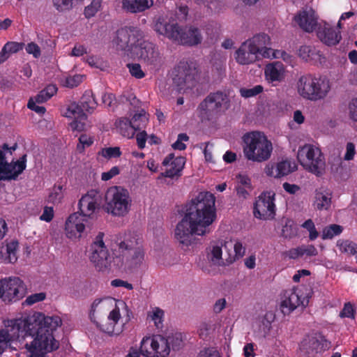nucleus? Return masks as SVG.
<instances>
[{
  "label": "nucleus",
  "mask_w": 357,
  "mask_h": 357,
  "mask_svg": "<svg viewBox=\"0 0 357 357\" xmlns=\"http://www.w3.org/2000/svg\"><path fill=\"white\" fill-rule=\"evenodd\" d=\"M332 192L325 187H320L315 190L314 207L319 210H328L331 205Z\"/></svg>",
  "instance_id": "c85d7f7f"
},
{
  "label": "nucleus",
  "mask_w": 357,
  "mask_h": 357,
  "mask_svg": "<svg viewBox=\"0 0 357 357\" xmlns=\"http://www.w3.org/2000/svg\"><path fill=\"white\" fill-rule=\"evenodd\" d=\"M126 66L128 68L129 72L132 77L137 79H142L145 77V73L142 70L140 64L128 63Z\"/></svg>",
  "instance_id": "8fccbe9b"
},
{
  "label": "nucleus",
  "mask_w": 357,
  "mask_h": 357,
  "mask_svg": "<svg viewBox=\"0 0 357 357\" xmlns=\"http://www.w3.org/2000/svg\"><path fill=\"white\" fill-rule=\"evenodd\" d=\"M342 231V227L340 225L333 224L324 229L322 232L323 239H331L335 236L339 235Z\"/></svg>",
  "instance_id": "37998d69"
},
{
  "label": "nucleus",
  "mask_w": 357,
  "mask_h": 357,
  "mask_svg": "<svg viewBox=\"0 0 357 357\" xmlns=\"http://www.w3.org/2000/svg\"><path fill=\"white\" fill-rule=\"evenodd\" d=\"M147 140V134L146 131H142L136 135L137 144L139 149H143L145 147Z\"/></svg>",
  "instance_id": "e2e57ef3"
},
{
  "label": "nucleus",
  "mask_w": 357,
  "mask_h": 357,
  "mask_svg": "<svg viewBox=\"0 0 357 357\" xmlns=\"http://www.w3.org/2000/svg\"><path fill=\"white\" fill-rule=\"evenodd\" d=\"M24 46L23 43L7 42L3 46V50L7 51L8 54L17 53L22 50Z\"/></svg>",
  "instance_id": "3c124183"
},
{
  "label": "nucleus",
  "mask_w": 357,
  "mask_h": 357,
  "mask_svg": "<svg viewBox=\"0 0 357 357\" xmlns=\"http://www.w3.org/2000/svg\"><path fill=\"white\" fill-rule=\"evenodd\" d=\"M26 167V155L24 154L16 161L7 162L6 155L0 150V178H16Z\"/></svg>",
  "instance_id": "a211bd4d"
},
{
  "label": "nucleus",
  "mask_w": 357,
  "mask_h": 357,
  "mask_svg": "<svg viewBox=\"0 0 357 357\" xmlns=\"http://www.w3.org/2000/svg\"><path fill=\"white\" fill-rule=\"evenodd\" d=\"M356 153L355 146L352 142H348L346 146V153L344 156L345 160H351L354 158Z\"/></svg>",
  "instance_id": "0e129e2a"
},
{
  "label": "nucleus",
  "mask_w": 357,
  "mask_h": 357,
  "mask_svg": "<svg viewBox=\"0 0 357 357\" xmlns=\"http://www.w3.org/2000/svg\"><path fill=\"white\" fill-rule=\"evenodd\" d=\"M98 206L99 204H98L97 192L93 190L82 196L79 202V208L80 212L83 215L88 218H91L96 210L98 208Z\"/></svg>",
  "instance_id": "bb28decb"
},
{
  "label": "nucleus",
  "mask_w": 357,
  "mask_h": 357,
  "mask_svg": "<svg viewBox=\"0 0 357 357\" xmlns=\"http://www.w3.org/2000/svg\"><path fill=\"white\" fill-rule=\"evenodd\" d=\"M144 31L135 26H125L118 29L113 38V44L118 50L123 51L129 57L134 56V52L144 40Z\"/></svg>",
  "instance_id": "0eeeda50"
},
{
  "label": "nucleus",
  "mask_w": 357,
  "mask_h": 357,
  "mask_svg": "<svg viewBox=\"0 0 357 357\" xmlns=\"http://www.w3.org/2000/svg\"><path fill=\"white\" fill-rule=\"evenodd\" d=\"M198 70L192 62L181 60L174 70L173 82L179 92H186L197 84Z\"/></svg>",
  "instance_id": "9d476101"
},
{
  "label": "nucleus",
  "mask_w": 357,
  "mask_h": 357,
  "mask_svg": "<svg viewBox=\"0 0 357 357\" xmlns=\"http://www.w3.org/2000/svg\"><path fill=\"white\" fill-rule=\"evenodd\" d=\"M230 98L227 93L222 91L211 92L198 105V111L202 119L211 121L216 119L230 108Z\"/></svg>",
  "instance_id": "423d86ee"
},
{
  "label": "nucleus",
  "mask_w": 357,
  "mask_h": 357,
  "mask_svg": "<svg viewBox=\"0 0 357 357\" xmlns=\"http://www.w3.org/2000/svg\"><path fill=\"white\" fill-rule=\"evenodd\" d=\"M189 140V137L185 133H180L178 135L177 140L172 144V148L175 150L183 151L186 149V145L183 142Z\"/></svg>",
  "instance_id": "603ef678"
},
{
  "label": "nucleus",
  "mask_w": 357,
  "mask_h": 357,
  "mask_svg": "<svg viewBox=\"0 0 357 357\" xmlns=\"http://www.w3.org/2000/svg\"><path fill=\"white\" fill-rule=\"evenodd\" d=\"M235 59L236 62L241 65H248L254 63L259 59L254 50L250 47V45L245 41L236 52Z\"/></svg>",
  "instance_id": "cd10ccee"
},
{
  "label": "nucleus",
  "mask_w": 357,
  "mask_h": 357,
  "mask_svg": "<svg viewBox=\"0 0 357 357\" xmlns=\"http://www.w3.org/2000/svg\"><path fill=\"white\" fill-rule=\"evenodd\" d=\"M101 301H102L100 299H96L91 304V308L89 313L91 320L94 323H96L97 326L103 332L109 334H118L119 332H116L114 330L115 324L119 321L121 317L119 309L118 307H116L110 312L108 316V320L111 321L110 323L99 324L95 320V312L97 307L100 304Z\"/></svg>",
  "instance_id": "4be33fe9"
},
{
  "label": "nucleus",
  "mask_w": 357,
  "mask_h": 357,
  "mask_svg": "<svg viewBox=\"0 0 357 357\" xmlns=\"http://www.w3.org/2000/svg\"><path fill=\"white\" fill-rule=\"evenodd\" d=\"M298 55L303 60L308 61L315 59L317 56H319V54L314 47L303 45L298 50Z\"/></svg>",
  "instance_id": "4c0bfd02"
},
{
  "label": "nucleus",
  "mask_w": 357,
  "mask_h": 357,
  "mask_svg": "<svg viewBox=\"0 0 357 357\" xmlns=\"http://www.w3.org/2000/svg\"><path fill=\"white\" fill-rule=\"evenodd\" d=\"M83 81V76L81 75H75L68 76L66 78L65 85L69 88L77 86Z\"/></svg>",
  "instance_id": "6e6d98bb"
},
{
  "label": "nucleus",
  "mask_w": 357,
  "mask_h": 357,
  "mask_svg": "<svg viewBox=\"0 0 357 357\" xmlns=\"http://www.w3.org/2000/svg\"><path fill=\"white\" fill-rule=\"evenodd\" d=\"M117 128H119L121 135L128 138H132L135 135V131L132 128L130 121L128 118H121L116 123Z\"/></svg>",
  "instance_id": "e433bc0d"
},
{
  "label": "nucleus",
  "mask_w": 357,
  "mask_h": 357,
  "mask_svg": "<svg viewBox=\"0 0 357 357\" xmlns=\"http://www.w3.org/2000/svg\"><path fill=\"white\" fill-rule=\"evenodd\" d=\"M132 59H141L144 62L155 70H159L162 64L163 60L157 47L152 43L143 40L139 45L137 50L134 52Z\"/></svg>",
  "instance_id": "4468645a"
},
{
  "label": "nucleus",
  "mask_w": 357,
  "mask_h": 357,
  "mask_svg": "<svg viewBox=\"0 0 357 357\" xmlns=\"http://www.w3.org/2000/svg\"><path fill=\"white\" fill-rule=\"evenodd\" d=\"M354 309L350 303L344 304V308L340 312V317H351L354 318Z\"/></svg>",
  "instance_id": "680f3d73"
},
{
  "label": "nucleus",
  "mask_w": 357,
  "mask_h": 357,
  "mask_svg": "<svg viewBox=\"0 0 357 357\" xmlns=\"http://www.w3.org/2000/svg\"><path fill=\"white\" fill-rule=\"evenodd\" d=\"M215 198L208 192H202L185 206L184 215L176 225L174 236L185 247L192 245L195 236H205L211 232L210 225L216 218Z\"/></svg>",
  "instance_id": "f257e3e1"
},
{
  "label": "nucleus",
  "mask_w": 357,
  "mask_h": 357,
  "mask_svg": "<svg viewBox=\"0 0 357 357\" xmlns=\"http://www.w3.org/2000/svg\"><path fill=\"white\" fill-rule=\"evenodd\" d=\"M180 27L174 20L171 21L164 17H159L154 24V29L158 33L174 42L178 36Z\"/></svg>",
  "instance_id": "b1692460"
},
{
  "label": "nucleus",
  "mask_w": 357,
  "mask_h": 357,
  "mask_svg": "<svg viewBox=\"0 0 357 357\" xmlns=\"http://www.w3.org/2000/svg\"><path fill=\"white\" fill-rule=\"evenodd\" d=\"M118 255L114 263L126 272H137L144 266V251L139 239L135 236H126L117 243Z\"/></svg>",
  "instance_id": "7ed1b4c3"
},
{
  "label": "nucleus",
  "mask_w": 357,
  "mask_h": 357,
  "mask_svg": "<svg viewBox=\"0 0 357 357\" xmlns=\"http://www.w3.org/2000/svg\"><path fill=\"white\" fill-rule=\"evenodd\" d=\"M121 154L120 148L117 146L103 148L98 152L99 155H102L107 159L118 158Z\"/></svg>",
  "instance_id": "a18cd8bd"
},
{
  "label": "nucleus",
  "mask_w": 357,
  "mask_h": 357,
  "mask_svg": "<svg viewBox=\"0 0 357 357\" xmlns=\"http://www.w3.org/2000/svg\"><path fill=\"white\" fill-rule=\"evenodd\" d=\"M297 227L291 220H287L282 229V236L285 238H292L297 235Z\"/></svg>",
  "instance_id": "79ce46f5"
},
{
  "label": "nucleus",
  "mask_w": 357,
  "mask_h": 357,
  "mask_svg": "<svg viewBox=\"0 0 357 357\" xmlns=\"http://www.w3.org/2000/svg\"><path fill=\"white\" fill-rule=\"evenodd\" d=\"M36 102L33 98H30L27 103V107L31 110L36 112L38 114H44L46 112V109L43 106H38L36 105Z\"/></svg>",
  "instance_id": "052dcab7"
},
{
  "label": "nucleus",
  "mask_w": 357,
  "mask_h": 357,
  "mask_svg": "<svg viewBox=\"0 0 357 357\" xmlns=\"http://www.w3.org/2000/svg\"><path fill=\"white\" fill-rule=\"evenodd\" d=\"M54 217V210L52 207L45 206L43 210V214L40 215V219L46 222H50Z\"/></svg>",
  "instance_id": "69168bd1"
},
{
  "label": "nucleus",
  "mask_w": 357,
  "mask_h": 357,
  "mask_svg": "<svg viewBox=\"0 0 357 357\" xmlns=\"http://www.w3.org/2000/svg\"><path fill=\"white\" fill-rule=\"evenodd\" d=\"M284 67L282 62L274 61L267 64L264 68L266 78L271 82H280L284 76Z\"/></svg>",
  "instance_id": "2f4dec72"
},
{
  "label": "nucleus",
  "mask_w": 357,
  "mask_h": 357,
  "mask_svg": "<svg viewBox=\"0 0 357 357\" xmlns=\"http://www.w3.org/2000/svg\"><path fill=\"white\" fill-rule=\"evenodd\" d=\"M252 50L259 56L270 58L273 55V50L270 47L271 44L270 36L265 33H259L246 40Z\"/></svg>",
  "instance_id": "6ab92c4d"
},
{
  "label": "nucleus",
  "mask_w": 357,
  "mask_h": 357,
  "mask_svg": "<svg viewBox=\"0 0 357 357\" xmlns=\"http://www.w3.org/2000/svg\"><path fill=\"white\" fill-rule=\"evenodd\" d=\"M19 243L16 240H12L6 244V256L4 257L3 252L0 250V259H2L6 263L14 264L17 260V252L18 249Z\"/></svg>",
  "instance_id": "c9c22d12"
},
{
  "label": "nucleus",
  "mask_w": 357,
  "mask_h": 357,
  "mask_svg": "<svg viewBox=\"0 0 357 357\" xmlns=\"http://www.w3.org/2000/svg\"><path fill=\"white\" fill-rule=\"evenodd\" d=\"M166 340L168 341L169 347H170L171 345L173 350H179L183 346V336L179 333L168 336Z\"/></svg>",
  "instance_id": "c03bdc74"
},
{
  "label": "nucleus",
  "mask_w": 357,
  "mask_h": 357,
  "mask_svg": "<svg viewBox=\"0 0 357 357\" xmlns=\"http://www.w3.org/2000/svg\"><path fill=\"white\" fill-rule=\"evenodd\" d=\"M275 194L273 191L263 192L254 204V216L258 219L273 220L275 216Z\"/></svg>",
  "instance_id": "ddd939ff"
},
{
  "label": "nucleus",
  "mask_w": 357,
  "mask_h": 357,
  "mask_svg": "<svg viewBox=\"0 0 357 357\" xmlns=\"http://www.w3.org/2000/svg\"><path fill=\"white\" fill-rule=\"evenodd\" d=\"M317 35L319 39L328 46L336 45L342 39L340 31L326 22L319 25Z\"/></svg>",
  "instance_id": "393cba45"
},
{
  "label": "nucleus",
  "mask_w": 357,
  "mask_h": 357,
  "mask_svg": "<svg viewBox=\"0 0 357 357\" xmlns=\"http://www.w3.org/2000/svg\"><path fill=\"white\" fill-rule=\"evenodd\" d=\"M98 103L93 96L91 91H86L82 95L79 104L75 102L71 103L68 108L66 112L64 113L66 117H73L77 114L78 117L82 119H86V115L84 111L89 113H93L96 108Z\"/></svg>",
  "instance_id": "f3484780"
},
{
  "label": "nucleus",
  "mask_w": 357,
  "mask_h": 357,
  "mask_svg": "<svg viewBox=\"0 0 357 357\" xmlns=\"http://www.w3.org/2000/svg\"><path fill=\"white\" fill-rule=\"evenodd\" d=\"M140 351L147 357H166L169 354L170 348L166 338L158 335L153 338H144Z\"/></svg>",
  "instance_id": "2eb2a0df"
},
{
  "label": "nucleus",
  "mask_w": 357,
  "mask_h": 357,
  "mask_svg": "<svg viewBox=\"0 0 357 357\" xmlns=\"http://www.w3.org/2000/svg\"><path fill=\"white\" fill-rule=\"evenodd\" d=\"M63 186L61 182L54 184L49 195V199L52 202H56L61 200L63 197Z\"/></svg>",
  "instance_id": "de8ad7c7"
},
{
  "label": "nucleus",
  "mask_w": 357,
  "mask_h": 357,
  "mask_svg": "<svg viewBox=\"0 0 357 357\" xmlns=\"http://www.w3.org/2000/svg\"><path fill=\"white\" fill-rule=\"evenodd\" d=\"M185 164V158L182 156L175 157L174 153H169L162 161V165L165 169L161 175L170 178L174 176L180 177Z\"/></svg>",
  "instance_id": "412c9836"
},
{
  "label": "nucleus",
  "mask_w": 357,
  "mask_h": 357,
  "mask_svg": "<svg viewBox=\"0 0 357 357\" xmlns=\"http://www.w3.org/2000/svg\"><path fill=\"white\" fill-rule=\"evenodd\" d=\"M198 357H220L218 351L214 349H207L200 351Z\"/></svg>",
  "instance_id": "774afa93"
},
{
  "label": "nucleus",
  "mask_w": 357,
  "mask_h": 357,
  "mask_svg": "<svg viewBox=\"0 0 357 357\" xmlns=\"http://www.w3.org/2000/svg\"><path fill=\"white\" fill-rule=\"evenodd\" d=\"M164 315L163 310L155 308L151 314L149 316L151 317V319L154 321L155 325L157 328H161L162 326V317Z\"/></svg>",
  "instance_id": "4d7b16f0"
},
{
  "label": "nucleus",
  "mask_w": 357,
  "mask_h": 357,
  "mask_svg": "<svg viewBox=\"0 0 357 357\" xmlns=\"http://www.w3.org/2000/svg\"><path fill=\"white\" fill-rule=\"evenodd\" d=\"M302 254L307 256H316L318 254L317 248L313 245H301Z\"/></svg>",
  "instance_id": "338daca9"
},
{
  "label": "nucleus",
  "mask_w": 357,
  "mask_h": 357,
  "mask_svg": "<svg viewBox=\"0 0 357 357\" xmlns=\"http://www.w3.org/2000/svg\"><path fill=\"white\" fill-rule=\"evenodd\" d=\"M25 49L26 52L29 54H33L34 58L38 59L40 56V49L39 46L33 42L28 43Z\"/></svg>",
  "instance_id": "bf43d9fd"
},
{
  "label": "nucleus",
  "mask_w": 357,
  "mask_h": 357,
  "mask_svg": "<svg viewBox=\"0 0 357 357\" xmlns=\"http://www.w3.org/2000/svg\"><path fill=\"white\" fill-rule=\"evenodd\" d=\"M298 94L305 100L317 101L324 99L331 91L329 79L312 74L301 75L296 83Z\"/></svg>",
  "instance_id": "20e7f679"
},
{
  "label": "nucleus",
  "mask_w": 357,
  "mask_h": 357,
  "mask_svg": "<svg viewBox=\"0 0 357 357\" xmlns=\"http://www.w3.org/2000/svg\"><path fill=\"white\" fill-rule=\"evenodd\" d=\"M212 258L211 260L213 263L220 265L225 264V263L223 261L225 259L222 258V248L220 246H214L211 251Z\"/></svg>",
  "instance_id": "5fc2aeb1"
},
{
  "label": "nucleus",
  "mask_w": 357,
  "mask_h": 357,
  "mask_svg": "<svg viewBox=\"0 0 357 357\" xmlns=\"http://www.w3.org/2000/svg\"><path fill=\"white\" fill-rule=\"evenodd\" d=\"M297 158L301 165L308 172L317 176H321L325 170V158L321 150L312 144H305L300 147Z\"/></svg>",
  "instance_id": "1a4fd4ad"
},
{
  "label": "nucleus",
  "mask_w": 357,
  "mask_h": 357,
  "mask_svg": "<svg viewBox=\"0 0 357 357\" xmlns=\"http://www.w3.org/2000/svg\"><path fill=\"white\" fill-rule=\"evenodd\" d=\"M327 347L326 340L319 333L305 336L300 344L301 352L307 356H314L324 347Z\"/></svg>",
  "instance_id": "aec40b11"
},
{
  "label": "nucleus",
  "mask_w": 357,
  "mask_h": 357,
  "mask_svg": "<svg viewBox=\"0 0 357 357\" xmlns=\"http://www.w3.org/2000/svg\"><path fill=\"white\" fill-rule=\"evenodd\" d=\"M130 121L135 131L140 130L147 121L146 112L144 109H141L139 112L135 114Z\"/></svg>",
  "instance_id": "58836bf2"
},
{
  "label": "nucleus",
  "mask_w": 357,
  "mask_h": 357,
  "mask_svg": "<svg viewBox=\"0 0 357 357\" xmlns=\"http://www.w3.org/2000/svg\"><path fill=\"white\" fill-rule=\"evenodd\" d=\"M131 202L127 190L114 186L109 188L105 193L104 210L113 216L123 217L129 212Z\"/></svg>",
  "instance_id": "6e6552de"
},
{
  "label": "nucleus",
  "mask_w": 357,
  "mask_h": 357,
  "mask_svg": "<svg viewBox=\"0 0 357 357\" xmlns=\"http://www.w3.org/2000/svg\"><path fill=\"white\" fill-rule=\"evenodd\" d=\"M263 86L261 85H256L251 89L241 88L240 89V94L244 98H250L259 95L263 91Z\"/></svg>",
  "instance_id": "09e8293b"
},
{
  "label": "nucleus",
  "mask_w": 357,
  "mask_h": 357,
  "mask_svg": "<svg viewBox=\"0 0 357 357\" xmlns=\"http://www.w3.org/2000/svg\"><path fill=\"white\" fill-rule=\"evenodd\" d=\"M76 220L75 215H70L65 225V230L68 238L80 237L81 233L85 228V223L75 224L71 221Z\"/></svg>",
  "instance_id": "f704fd0d"
},
{
  "label": "nucleus",
  "mask_w": 357,
  "mask_h": 357,
  "mask_svg": "<svg viewBox=\"0 0 357 357\" xmlns=\"http://www.w3.org/2000/svg\"><path fill=\"white\" fill-rule=\"evenodd\" d=\"M105 234L99 232L91 245V253L89 257L90 261L98 271H107L111 265L112 257L107 248L103 237Z\"/></svg>",
  "instance_id": "9b49d317"
},
{
  "label": "nucleus",
  "mask_w": 357,
  "mask_h": 357,
  "mask_svg": "<svg viewBox=\"0 0 357 357\" xmlns=\"http://www.w3.org/2000/svg\"><path fill=\"white\" fill-rule=\"evenodd\" d=\"M153 5V0H122V9L129 13H137L145 11Z\"/></svg>",
  "instance_id": "c756f323"
},
{
  "label": "nucleus",
  "mask_w": 357,
  "mask_h": 357,
  "mask_svg": "<svg viewBox=\"0 0 357 357\" xmlns=\"http://www.w3.org/2000/svg\"><path fill=\"white\" fill-rule=\"evenodd\" d=\"M102 1L92 0L91 3L85 7L84 15L86 19H90L101 9Z\"/></svg>",
  "instance_id": "ea45409f"
},
{
  "label": "nucleus",
  "mask_w": 357,
  "mask_h": 357,
  "mask_svg": "<svg viewBox=\"0 0 357 357\" xmlns=\"http://www.w3.org/2000/svg\"><path fill=\"white\" fill-rule=\"evenodd\" d=\"M45 298L46 294L44 292L33 294L26 298L24 304L26 305H32L34 303L44 301Z\"/></svg>",
  "instance_id": "864d4df0"
},
{
  "label": "nucleus",
  "mask_w": 357,
  "mask_h": 357,
  "mask_svg": "<svg viewBox=\"0 0 357 357\" xmlns=\"http://www.w3.org/2000/svg\"><path fill=\"white\" fill-rule=\"evenodd\" d=\"M297 164L294 160L288 159L283 160L278 162L275 165V172H277L275 178L287 176L289 174L296 171Z\"/></svg>",
  "instance_id": "72a5a7b5"
},
{
  "label": "nucleus",
  "mask_w": 357,
  "mask_h": 357,
  "mask_svg": "<svg viewBox=\"0 0 357 357\" xmlns=\"http://www.w3.org/2000/svg\"><path fill=\"white\" fill-rule=\"evenodd\" d=\"M74 120L70 123V126L72 130H77V131H82L85 128V119H82L80 117L77 116V114L75 115V116H73Z\"/></svg>",
  "instance_id": "13d9d810"
},
{
  "label": "nucleus",
  "mask_w": 357,
  "mask_h": 357,
  "mask_svg": "<svg viewBox=\"0 0 357 357\" xmlns=\"http://www.w3.org/2000/svg\"><path fill=\"white\" fill-rule=\"evenodd\" d=\"M11 322L12 325H9L6 329L0 331V355L6 350L10 342L19 339L20 337L19 331L15 328V320Z\"/></svg>",
  "instance_id": "7c9ffc66"
},
{
  "label": "nucleus",
  "mask_w": 357,
  "mask_h": 357,
  "mask_svg": "<svg viewBox=\"0 0 357 357\" xmlns=\"http://www.w3.org/2000/svg\"><path fill=\"white\" fill-rule=\"evenodd\" d=\"M243 141L245 144L243 152L248 160L263 162L270 158L273 149L272 144L263 132H248L243 135Z\"/></svg>",
  "instance_id": "39448f33"
},
{
  "label": "nucleus",
  "mask_w": 357,
  "mask_h": 357,
  "mask_svg": "<svg viewBox=\"0 0 357 357\" xmlns=\"http://www.w3.org/2000/svg\"><path fill=\"white\" fill-rule=\"evenodd\" d=\"M222 246L225 250H234V253H228V257H226L225 263L227 264L233 263L236 259L242 257L245 254V249L239 241H236L235 243L231 241H225Z\"/></svg>",
  "instance_id": "473e14b6"
},
{
  "label": "nucleus",
  "mask_w": 357,
  "mask_h": 357,
  "mask_svg": "<svg viewBox=\"0 0 357 357\" xmlns=\"http://www.w3.org/2000/svg\"><path fill=\"white\" fill-rule=\"evenodd\" d=\"M93 144V137L82 134L79 137V143L77 145V151L82 153L86 147L91 146Z\"/></svg>",
  "instance_id": "49530a36"
},
{
  "label": "nucleus",
  "mask_w": 357,
  "mask_h": 357,
  "mask_svg": "<svg viewBox=\"0 0 357 357\" xmlns=\"http://www.w3.org/2000/svg\"><path fill=\"white\" fill-rule=\"evenodd\" d=\"M294 20L302 30L307 33H312L317 26V18L312 9L299 11Z\"/></svg>",
  "instance_id": "a878e982"
},
{
  "label": "nucleus",
  "mask_w": 357,
  "mask_h": 357,
  "mask_svg": "<svg viewBox=\"0 0 357 357\" xmlns=\"http://www.w3.org/2000/svg\"><path fill=\"white\" fill-rule=\"evenodd\" d=\"M24 286L17 277L0 280V294L4 302L15 301L24 295Z\"/></svg>",
  "instance_id": "dca6fc26"
},
{
  "label": "nucleus",
  "mask_w": 357,
  "mask_h": 357,
  "mask_svg": "<svg viewBox=\"0 0 357 357\" xmlns=\"http://www.w3.org/2000/svg\"><path fill=\"white\" fill-rule=\"evenodd\" d=\"M62 324L58 317H46L41 312H34L24 319L15 320V329L20 337L31 336L33 340L25 347L29 357H46L48 352L59 348V342L53 336V331Z\"/></svg>",
  "instance_id": "f03ea898"
},
{
  "label": "nucleus",
  "mask_w": 357,
  "mask_h": 357,
  "mask_svg": "<svg viewBox=\"0 0 357 357\" xmlns=\"http://www.w3.org/2000/svg\"><path fill=\"white\" fill-rule=\"evenodd\" d=\"M52 2L56 11L66 13L73 9L74 0H52Z\"/></svg>",
  "instance_id": "a19ab883"
},
{
  "label": "nucleus",
  "mask_w": 357,
  "mask_h": 357,
  "mask_svg": "<svg viewBox=\"0 0 357 357\" xmlns=\"http://www.w3.org/2000/svg\"><path fill=\"white\" fill-rule=\"evenodd\" d=\"M312 294V291L311 289L307 290L305 294L301 290L295 288L285 290L283 293L280 304L282 313L284 315L289 314L299 306L305 307L309 303Z\"/></svg>",
  "instance_id": "f8f14e48"
},
{
  "label": "nucleus",
  "mask_w": 357,
  "mask_h": 357,
  "mask_svg": "<svg viewBox=\"0 0 357 357\" xmlns=\"http://www.w3.org/2000/svg\"><path fill=\"white\" fill-rule=\"evenodd\" d=\"M202 41V35L199 29L193 26L180 27L176 41L178 44L188 46H195Z\"/></svg>",
  "instance_id": "5701e85b"
}]
</instances>
